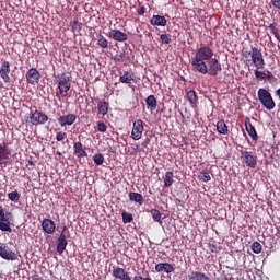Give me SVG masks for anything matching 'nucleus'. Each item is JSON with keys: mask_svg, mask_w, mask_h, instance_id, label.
<instances>
[{"mask_svg": "<svg viewBox=\"0 0 280 280\" xmlns=\"http://www.w3.org/2000/svg\"><path fill=\"white\" fill-rule=\"evenodd\" d=\"M191 67L195 71L201 73L202 75L208 74L210 77H217L219 75V72L222 71V65L218 61L217 58L202 62L191 63Z\"/></svg>", "mask_w": 280, "mask_h": 280, "instance_id": "f257e3e1", "label": "nucleus"}, {"mask_svg": "<svg viewBox=\"0 0 280 280\" xmlns=\"http://www.w3.org/2000/svg\"><path fill=\"white\" fill-rule=\"evenodd\" d=\"M54 82L58 85V91L56 92V97L58 102H61L65 93H68L71 90V75L66 72L58 73Z\"/></svg>", "mask_w": 280, "mask_h": 280, "instance_id": "f03ea898", "label": "nucleus"}, {"mask_svg": "<svg viewBox=\"0 0 280 280\" xmlns=\"http://www.w3.org/2000/svg\"><path fill=\"white\" fill-rule=\"evenodd\" d=\"M250 56V59H248ZM245 58H247L246 62L254 65L256 69H265L266 62L262 52L257 47H252V51L245 52Z\"/></svg>", "mask_w": 280, "mask_h": 280, "instance_id": "7ed1b4c3", "label": "nucleus"}, {"mask_svg": "<svg viewBox=\"0 0 280 280\" xmlns=\"http://www.w3.org/2000/svg\"><path fill=\"white\" fill-rule=\"evenodd\" d=\"M258 101L262 105V108L270 112L277 107V103L273 100L272 93L264 88L258 90Z\"/></svg>", "mask_w": 280, "mask_h": 280, "instance_id": "20e7f679", "label": "nucleus"}, {"mask_svg": "<svg viewBox=\"0 0 280 280\" xmlns=\"http://www.w3.org/2000/svg\"><path fill=\"white\" fill-rule=\"evenodd\" d=\"M14 222V214L11 211H5L0 203V231L12 233V223Z\"/></svg>", "mask_w": 280, "mask_h": 280, "instance_id": "39448f33", "label": "nucleus"}, {"mask_svg": "<svg viewBox=\"0 0 280 280\" xmlns=\"http://www.w3.org/2000/svg\"><path fill=\"white\" fill-rule=\"evenodd\" d=\"M213 55L214 52L212 48L209 46H201L197 52H195L194 58H191L190 65L210 61L211 59H214Z\"/></svg>", "mask_w": 280, "mask_h": 280, "instance_id": "423d86ee", "label": "nucleus"}, {"mask_svg": "<svg viewBox=\"0 0 280 280\" xmlns=\"http://www.w3.org/2000/svg\"><path fill=\"white\" fill-rule=\"evenodd\" d=\"M49 120L48 115L39 110L30 112L28 116L25 118V122L32 126H44Z\"/></svg>", "mask_w": 280, "mask_h": 280, "instance_id": "0eeeda50", "label": "nucleus"}, {"mask_svg": "<svg viewBox=\"0 0 280 280\" xmlns=\"http://www.w3.org/2000/svg\"><path fill=\"white\" fill-rule=\"evenodd\" d=\"M143 131H144V122L141 119H138L137 121L133 122V126L131 127V139L135 141L140 140L143 137Z\"/></svg>", "mask_w": 280, "mask_h": 280, "instance_id": "6e6552de", "label": "nucleus"}, {"mask_svg": "<svg viewBox=\"0 0 280 280\" xmlns=\"http://www.w3.org/2000/svg\"><path fill=\"white\" fill-rule=\"evenodd\" d=\"M240 159H242L243 163L252 170L257 167V156H254L250 152L240 150Z\"/></svg>", "mask_w": 280, "mask_h": 280, "instance_id": "1a4fd4ad", "label": "nucleus"}, {"mask_svg": "<svg viewBox=\"0 0 280 280\" xmlns=\"http://www.w3.org/2000/svg\"><path fill=\"white\" fill-rule=\"evenodd\" d=\"M9 73H11V63H9V61H2L0 67V77L2 79V82H4L5 84L11 82Z\"/></svg>", "mask_w": 280, "mask_h": 280, "instance_id": "9d476101", "label": "nucleus"}, {"mask_svg": "<svg viewBox=\"0 0 280 280\" xmlns=\"http://www.w3.org/2000/svg\"><path fill=\"white\" fill-rule=\"evenodd\" d=\"M77 121V115L75 114H66L62 115L61 117H58L57 122L60 125L62 128L67 126H72Z\"/></svg>", "mask_w": 280, "mask_h": 280, "instance_id": "9b49d317", "label": "nucleus"}, {"mask_svg": "<svg viewBox=\"0 0 280 280\" xmlns=\"http://www.w3.org/2000/svg\"><path fill=\"white\" fill-rule=\"evenodd\" d=\"M25 77H26V82H28V84H32V85L38 84L40 81V72L35 68L30 69L26 72Z\"/></svg>", "mask_w": 280, "mask_h": 280, "instance_id": "f8f14e48", "label": "nucleus"}, {"mask_svg": "<svg viewBox=\"0 0 280 280\" xmlns=\"http://www.w3.org/2000/svg\"><path fill=\"white\" fill-rule=\"evenodd\" d=\"M108 37L118 43H124L128 40V35L120 30H110V32H108Z\"/></svg>", "mask_w": 280, "mask_h": 280, "instance_id": "ddd939ff", "label": "nucleus"}, {"mask_svg": "<svg viewBox=\"0 0 280 280\" xmlns=\"http://www.w3.org/2000/svg\"><path fill=\"white\" fill-rule=\"evenodd\" d=\"M42 231L45 234L52 235L56 232V223L50 219L42 220Z\"/></svg>", "mask_w": 280, "mask_h": 280, "instance_id": "4468645a", "label": "nucleus"}, {"mask_svg": "<svg viewBox=\"0 0 280 280\" xmlns=\"http://www.w3.org/2000/svg\"><path fill=\"white\" fill-rule=\"evenodd\" d=\"M113 277L117 280H132V278L129 276V272L121 267H113Z\"/></svg>", "mask_w": 280, "mask_h": 280, "instance_id": "2eb2a0df", "label": "nucleus"}, {"mask_svg": "<svg viewBox=\"0 0 280 280\" xmlns=\"http://www.w3.org/2000/svg\"><path fill=\"white\" fill-rule=\"evenodd\" d=\"M0 257L4 260H16L15 252H12L8 246H0Z\"/></svg>", "mask_w": 280, "mask_h": 280, "instance_id": "dca6fc26", "label": "nucleus"}, {"mask_svg": "<svg viewBox=\"0 0 280 280\" xmlns=\"http://www.w3.org/2000/svg\"><path fill=\"white\" fill-rule=\"evenodd\" d=\"M67 246H68L67 235L65 233H61L57 240L58 255H63V253L67 250Z\"/></svg>", "mask_w": 280, "mask_h": 280, "instance_id": "f3484780", "label": "nucleus"}, {"mask_svg": "<svg viewBox=\"0 0 280 280\" xmlns=\"http://www.w3.org/2000/svg\"><path fill=\"white\" fill-rule=\"evenodd\" d=\"M73 154L78 159L88 158V152L85 151V147L80 141L73 143Z\"/></svg>", "mask_w": 280, "mask_h": 280, "instance_id": "a211bd4d", "label": "nucleus"}, {"mask_svg": "<svg viewBox=\"0 0 280 280\" xmlns=\"http://www.w3.org/2000/svg\"><path fill=\"white\" fill-rule=\"evenodd\" d=\"M255 78L257 79H261V80H268L270 82L272 81H277V78H275V75L272 74V72H270L269 70L266 72L259 71V70H255L254 72Z\"/></svg>", "mask_w": 280, "mask_h": 280, "instance_id": "6ab92c4d", "label": "nucleus"}, {"mask_svg": "<svg viewBox=\"0 0 280 280\" xmlns=\"http://www.w3.org/2000/svg\"><path fill=\"white\" fill-rule=\"evenodd\" d=\"M186 98L189 101L191 108H197L198 106V96L196 90H189L186 93Z\"/></svg>", "mask_w": 280, "mask_h": 280, "instance_id": "aec40b11", "label": "nucleus"}, {"mask_svg": "<svg viewBox=\"0 0 280 280\" xmlns=\"http://www.w3.org/2000/svg\"><path fill=\"white\" fill-rule=\"evenodd\" d=\"M11 152L9 151L8 147L0 144V166H7V162L4 161H8Z\"/></svg>", "mask_w": 280, "mask_h": 280, "instance_id": "412c9836", "label": "nucleus"}, {"mask_svg": "<svg viewBox=\"0 0 280 280\" xmlns=\"http://www.w3.org/2000/svg\"><path fill=\"white\" fill-rule=\"evenodd\" d=\"M155 272H166L172 273L174 272V267L172 264L165 262V264H158L155 265Z\"/></svg>", "mask_w": 280, "mask_h": 280, "instance_id": "4be33fe9", "label": "nucleus"}, {"mask_svg": "<svg viewBox=\"0 0 280 280\" xmlns=\"http://www.w3.org/2000/svg\"><path fill=\"white\" fill-rule=\"evenodd\" d=\"M151 25L153 26H161L165 27L166 26V19L162 15H153L150 20Z\"/></svg>", "mask_w": 280, "mask_h": 280, "instance_id": "5701e85b", "label": "nucleus"}, {"mask_svg": "<svg viewBox=\"0 0 280 280\" xmlns=\"http://www.w3.org/2000/svg\"><path fill=\"white\" fill-rule=\"evenodd\" d=\"M215 130L218 131L219 135H222V136L229 135V126H226L225 120H219L215 124Z\"/></svg>", "mask_w": 280, "mask_h": 280, "instance_id": "b1692460", "label": "nucleus"}, {"mask_svg": "<svg viewBox=\"0 0 280 280\" xmlns=\"http://www.w3.org/2000/svg\"><path fill=\"white\" fill-rule=\"evenodd\" d=\"M187 279L188 280H210L209 276L200 271H191L189 276H187Z\"/></svg>", "mask_w": 280, "mask_h": 280, "instance_id": "393cba45", "label": "nucleus"}, {"mask_svg": "<svg viewBox=\"0 0 280 280\" xmlns=\"http://www.w3.org/2000/svg\"><path fill=\"white\" fill-rule=\"evenodd\" d=\"M245 127H246L247 135H249L252 140L257 141L258 140L257 131L255 130V127L253 126V124H250L248 119L245 122Z\"/></svg>", "mask_w": 280, "mask_h": 280, "instance_id": "a878e982", "label": "nucleus"}, {"mask_svg": "<svg viewBox=\"0 0 280 280\" xmlns=\"http://www.w3.org/2000/svg\"><path fill=\"white\" fill-rule=\"evenodd\" d=\"M108 108H109L108 102H105V101L98 102L97 104L98 115H102L103 117H105L108 114Z\"/></svg>", "mask_w": 280, "mask_h": 280, "instance_id": "bb28decb", "label": "nucleus"}, {"mask_svg": "<svg viewBox=\"0 0 280 280\" xmlns=\"http://www.w3.org/2000/svg\"><path fill=\"white\" fill-rule=\"evenodd\" d=\"M174 184V173L172 171H168L165 173V177H163V186L165 188L172 187Z\"/></svg>", "mask_w": 280, "mask_h": 280, "instance_id": "cd10ccee", "label": "nucleus"}, {"mask_svg": "<svg viewBox=\"0 0 280 280\" xmlns=\"http://www.w3.org/2000/svg\"><path fill=\"white\" fill-rule=\"evenodd\" d=\"M129 200L137 202L140 206L144 203V197L140 192H129Z\"/></svg>", "mask_w": 280, "mask_h": 280, "instance_id": "c85d7f7f", "label": "nucleus"}, {"mask_svg": "<svg viewBox=\"0 0 280 280\" xmlns=\"http://www.w3.org/2000/svg\"><path fill=\"white\" fill-rule=\"evenodd\" d=\"M145 104L149 106L151 112L156 110L158 108V101L153 95L147 96Z\"/></svg>", "mask_w": 280, "mask_h": 280, "instance_id": "c756f323", "label": "nucleus"}, {"mask_svg": "<svg viewBox=\"0 0 280 280\" xmlns=\"http://www.w3.org/2000/svg\"><path fill=\"white\" fill-rule=\"evenodd\" d=\"M97 46L102 49H108V40L104 37V35H96Z\"/></svg>", "mask_w": 280, "mask_h": 280, "instance_id": "7c9ffc66", "label": "nucleus"}, {"mask_svg": "<svg viewBox=\"0 0 280 280\" xmlns=\"http://www.w3.org/2000/svg\"><path fill=\"white\" fill-rule=\"evenodd\" d=\"M70 27L72 28L73 33H80L81 28H83V23L78 20H73L72 22H70Z\"/></svg>", "mask_w": 280, "mask_h": 280, "instance_id": "2f4dec72", "label": "nucleus"}, {"mask_svg": "<svg viewBox=\"0 0 280 280\" xmlns=\"http://www.w3.org/2000/svg\"><path fill=\"white\" fill-rule=\"evenodd\" d=\"M122 84H131L133 81V77L129 72H125L119 79Z\"/></svg>", "mask_w": 280, "mask_h": 280, "instance_id": "473e14b6", "label": "nucleus"}, {"mask_svg": "<svg viewBox=\"0 0 280 280\" xmlns=\"http://www.w3.org/2000/svg\"><path fill=\"white\" fill-rule=\"evenodd\" d=\"M20 192L19 190H14L12 192H8V198L12 202H19L20 201Z\"/></svg>", "mask_w": 280, "mask_h": 280, "instance_id": "72a5a7b5", "label": "nucleus"}, {"mask_svg": "<svg viewBox=\"0 0 280 280\" xmlns=\"http://www.w3.org/2000/svg\"><path fill=\"white\" fill-rule=\"evenodd\" d=\"M93 162L96 166H101L104 164V155L102 153H96L93 155Z\"/></svg>", "mask_w": 280, "mask_h": 280, "instance_id": "f704fd0d", "label": "nucleus"}, {"mask_svg": "<svg viewBox=\"0 0 280 280\" xmlns=\"http://www.w3.org/2000/svg\"><path fill=\"white\" fill-rule=\"evenodd\" d=\"M250 249L254 254L259 255L262 252V246L260 243L254 242L252 243Z\"/></svg>", "mask_w": 280, "mask_h": 280, "instance_id": "c9c22d12", "label": "nucleus"}, {"mask_svg": "<svg viewBox=\"0 0 280 280\" xmlns=\"http://www.w3.org/2000/svg\"><path fill=\"white\" fill-rule=\"evenodd\" d=\"M278 24L277 23H271L270 25H268V30H270L271 34H273L275 37H279V28L277 27Z\"/></svg>", "mask_w": 280, "mask_h": 280, "instance_id": "e433bc0d", "label": "nucleus"}, {"mask_svg": "<svg viewBox=\"0 0 280 280\" xmlns=\"http://www.w3.org/2000/svg\"><path fill=\"white\" fill-rule=\"evenodd\" d=\"M151 217L153 218L154 222H161L162 214L160 210H156V209L151 210Z\"/></svg>", "mask_w": 280, "mask_h": 280, "instance_id": "4c0bfd02", "label": "nucleus"}, {"mask_svg": "<svg viewBox=\"0 0 280 280\" xmlns=\"http://www.w3.org/2000/svg\"><path fill=\"white\" fill-rule=\"evenodd\" d=\"M198 178H199V180H202L203 183H208V182L212 180V177L207 172H201V174H199Z\"/></svg>", "mask_w": 280, "mask_h": 280, "instance_id": "58836bf2", "label": "nucleus"}, {"mask_svg": "<svg viewBox=\"0 0 280 280\" xmlns=\"http://www.w3.org/2000/svg\"><path fill=\"white\" fill-rule=\"evenodd\" d=\"M121 218H122V223H125V224H128V223L132 222V220H133L132 214H129L127 212H122Z\"/></svg>", "mask_w": 280, "mask_h": 280, "instance_id": "ea45409f", "label": "nucleus"}, {"mask_svg": "<svg viewBox=\"0 0 280 280\" xmlns=\"http://www.w3.org/2000/svg\"><path fill=\"white\" fill-rule=\"evenodd\" d=\"M208 250H210L213 254H218L219 252H221V247H219L214 243H208Z\"/></svg>", "mask_w": 280, "mask_h": 280, "instance_id": "a19ab883", "label": "nucleus"}, {"mask_svg": "<svg viewBox=\"0 0 280 280\" xmlns=\"http://www.w3.org/2000/svg\"><path fill=\"white\" fill-rule=\"evenodd\" d=\"M106 125L104 121H98L97 122V131L101 132V133H105L106 132Z\"/></svg>", "mask_w": 280, "mask_h": 280, "instance_id": "79ce46f5", "label": "nucleus"}, {"mask_svg": "<svg viewBox=\"0 0 280 280\" xmlns=\"http://www.w3.org/2000/svg\"><path fill=\"white\" fill-rule=\"evenodd\" d=\"M66 139H67V132H61V131L57 132L56 140L58 142H62Z\"/></svg>", "mask_w": 280, "mask_h": 280, "instance_id": "37998d69", "label": "nucleus"}, {"mask_svg": "<svg viewBox=\"0 0 280 280\" xmlns=\"http://www.w3.org/2000/svg\"><path fill=\"white\" fill-rule=\"evenodd\" d=\"M161 42L165 45H168L170 43H172V38L166 34H162L161 35Z\"/></svg>", "mask_w": 280, "mask_h": 280, "instance_id": "c03bdc74", "label": "nucleus"}, {"mask_svg": "<svg viewBox=\"0 0 280 280\" xmlns=\"http://www.w3.org/2000/svg\"><path fill=\"white\" fill-rule=\"evenodd\" d=\"M131 280H152V278L143 277V276H133Z\"/></svg>", "mask_w": 280, "mask_h": 280, "instance_id": "a18cd8bd", "label": "nucleus"}, {"mask_svg": "<svg viewBox=\"0 0 280 280\" xmlns=\"http://www.w3.org/2000/svg\"><path fill=\"white\" fill-rule=\"evenodd\" d=\"M137 14L139 16H143L145 14V8L144 7H139V9L137 10Z\"/></svg>", "mask_w": 280, "mask_h": 280, "instance_id": "49530a36", "label": "nucleus"}, {"mask_svg": "<svg viewBox=\"0 0 280 280\" xmlns=\"http://www.w3.org/2000/svg\"><path fill=\"white\" fill-rule=\"evenodd\" d=\"M114 61H116V62H120L121 61V59H124V55H119V54H117V55H114Z\"/></svg>", "mask_w": 280, "mask_h": 280, "instance_id": "de8ad7c7", "label": "nucleus"}, {"mask_svg": "<svg viewBox=\"0 0 280 280\" xmlns=\"http://www.w3.org/2000/svg\"><path fill=\"white\" fill-rule=\"evenodd\" d=\"M271 4L278 10H280V0H271Z\"/></svg>", "mask_w": 280, "mask_h": 280, "instance_id": "09e8293b", "label": "nucleus"}, {"mask_svg": "<svg viewBox=\"0 0 280 280\" xmlns=\"http://www.w3.org/2000/svg\"><path fill=\"white\" fill-rule=\"evenodd\" d=\"M32 280H43L38 275H33Z\"/></svg>", "mask_w": 280, "mask_h": 280, "instance_id": "8fccbe9b", "label": "nucleus"}, {"mask_svg": "<svg viewBox=\"0 0 280 280\" xmlns=\"http://www.w3.org/2000/svg\"><path fill=\"white\" fill-rule=\"evenodd\" d=\"M218 280H234V278L233 277H223V278H218Z\"/></svg>", "mask_w": 280, "mask_h": 280, "instance_id": "3c124183", "label": "nucleus"}, {"mask_svg": "<svg viewBox=\"0 0 280 280\" xmlns=\"http://www.w3.org/2000/svg\"><path fill=\"white\" fill-rule=\"evenodd\" d=\"M276 96H278L280 100V88L278 90H276Z\"/></svg>", "mask_w": 280, "mask_h": 280, "instance_id": "603ef678", "label": "nucleus"}, {"mask_svg": "<svg viewBox=\"0 0 280 280\" xmlns=\"http://www.w3.org/2000/svg\"><path fill=\"white\" fill-rule=\"evenodd\" d=\"M148 143H149V139H147L144 143H142V147L147 148Z\"/></svg>", "mask_w": 280, "mask_h": 280, "instance_id": "864d4df0", "label": "nucleus"}, {"mask_svg": "<svg viewBox=\"0 0 280 280\" xmlns=\"http://www.w3.org/2000/svg\"><path fill=\"white\" fill-rule=\"evenodd\" d=\"M28 165L30 166H33L34 164H33V161H28Z\"/></svg>", "mask_w": 280, "mask_h": 280, "instance_id": "5fc2aeb1", "label": "nucleus"}, {"mask_svg": "<svg viewBox=\"0 0 280 280\" xmlns=\"http://www.w3.org/2000/svg\"><path fill=\"white\" fill-rule=\"evenodd\" d=\"M276 39H278V42L280 43V35H279V36H276Z\"/></svg>", "mask_w": 280, "mask_h": 280, "instance_id": "6e6d98bb", "label": "nucleus"}, {"mask_svg": "<svg viewBox=\"0 0 280 280\" xmlns=\"http://www.w3.org/2000/svg\"><path fill=\"white\" fill-rule=\"evenodd\" d=\"M62 231H63V232L67 231V226L62 228Z\"/></svg>", "mask_w": 280, "mask_h": 280, "instance_id": "4d7b16f0", "label": "nucleus"}, {"mask_svg": "<svg viewBox=\"0 0 280 280\" xmlns=\"http://www.w3.org/2000/svg\"><path fill=\"white\" fill-rule=\"evenodd\" d=\"M57 154H58V155H61V153H60V152H58Z\"/></svg>", "mask_w": 280, "mask_h": 280, "instance_id": "13d9d810", "label": "nucleus"}]
</instances>
